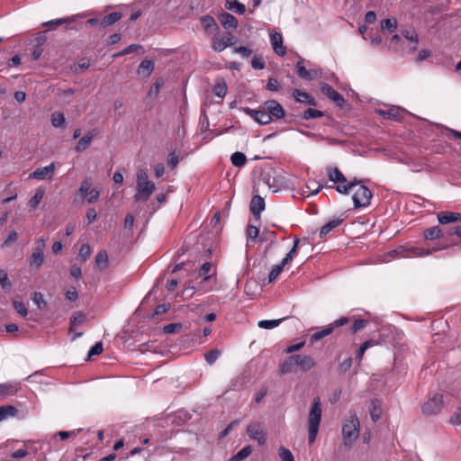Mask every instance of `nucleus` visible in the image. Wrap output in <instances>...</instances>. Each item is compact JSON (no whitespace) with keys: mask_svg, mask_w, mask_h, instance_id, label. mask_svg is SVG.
<instances>
[{"mask_svg":"<svg viewBox=\"0 0 461 461\" xmlns=\"http://www.w3.org/2000/svg\"><path fill=\"white\" fill-rule=\"evenodd\" d=\"M316 365L315 360L307 355H293L284 360L279 366L280 374H291L297 369L307 372L314 367Z\"/></svg>","mask_w":461,"mask_h":461,"instance_id":"1","label":"nucleus"},{"mask_svg":"<svg viewBox=\"0 0 461 461\" xmlns=\"http://www.w3.org/2000/svg\"><path fill=\"white\" fill-rule=\"evenodd\" d=\"M322 416V405L319 396L313 398L308 417V442L312 445L317 438Z\"/></svg>","mask_w":461,"mask_h":461,"instance_id":"2","label":"nucleus"},{"mask_svg":"<svg viewBox=\"0 0 461 461\" xmlns=\"http://www.w3.org/2000/svg\"><path fill=\"white\" fill-rule=\"evenodd\" d=\"M360 422L357 414L349 411L342 425V438L345 447H350L359 437Z\"/></svg>","mask_w":461,"mask_h":461,"instance_id":"3","label":"nucleus"},{"mask_svg":"<svg viewBox=\"0 0 461 461\" xmlns=\"http://www.w3.org/2000/svg\"><path fill=\"white\" fill-rule=\"evenodd\" d=\"M352 196L355 208H365L370 204L373 196L372 192L363 184V180L358 181V185L353 189Z\"/></svg>","mask_w":461,"mask_h":461,"instance_id":"4","label":"nucleus"},{"mask_svg":"<svg viewBox=\"0 0 461 461\" xmlns=\"http://www.w3.org/2000/svg\"><path fill=\"white\" fill-rule=\"evenodd\" d=\"M447 246H444L442 248H433L431 249H423L420 248H399L397 249L392 250L389 252V255L392 258H408L413 256V257H424L429 256L434 251H438L439 249H446Z\"/></svg>","mask_w":461,"mask_h":461,"instance_id":"5","label":"nucleus"},{"mask_svg":"<svg viewBox=\"0 0 461 461\" xmlns=\"http://www.w3.org/2000/svg\"><path fill=\"white\" fill-rule=\"evenodd\" d=\"M350 319L348 317H340L339 319L334 321L330 323L326 327H323L321 330H316L314 333L311 335L310 340L312 343L317 342L323 338L331 334L336 328L344 326L349 323Z\"/></svg>","mask_w":461,"mask_h":461,"instance_id":"6","label":"nucleus"},{"mask_svg":"<svg viewBox=\"0 0 461 461\" xmlns=\"http://www.w3.org/2000/svg\"><path fill=\"white\" fill-rule=\"evenodd\" d=\"M443 395L435 393L422 405V413L425 415H436L439 413L443 407Z\"/></svg>","mask_w":461,"mask_h":461,"instance_id":"7","label":"nucleus"},{"mask_svg":"<svg viewBox=\"0 0 461 461\" xmlns=\"http://www.w3.org/2000/svg\"><path fill=\"white\" fill-rule=\"evenodd\" d=\"M91 180L89 178H86L81 182L77 191V194L82 198H86L87 202L90 203L96 202L100 196V191L95 188L91 189Z\"/></svg>","mask_w":461,"mask_h":461,"instance_id":"8","label":"nucleus"},{"mask_svg":"<svg viewBox=\"0 0 461 461\" xmlns=\"http://www.w3.org/2000/svg\"><path fill=\"white\" fill-rule=\"evenodd\" d=\"M46 246V240L41 238L36 242V247L33 249L32 254L29 259L30 266L39 268L44 262V249Z\"/></svg>","mask_w":461,"mask_h":461,"instance_id":"9","label":"nucleus"},{"mask_svg":"<svg viewBox=\"0 0 461 461\" xmlns=\"http://www.w3.org/2000/svg\"><path fill=\"white\" fill-rule=\"evenodd\" d=\"M247 434L251 439L257 440L261 446L267 442V432L258 422L249 424L247 428Z\"/></svg>","mask_w":461,"mask_h":461,"instance_id":"10","label":"nucleus"},{"mask_svg":"<svg viewBox=\"0 0 461 461\" xmlns=\"http://www.w3.org/2000/svg\"><path fill=\"white\" fill-rule=\"evenodd\" d=\"M244 113L248 115H249L251 118H253L257 122H258L261 125H266L271 122L273 120L271 118V115L265 109V107L262 105V107L258 110H254L251 108H244Z\"/></svg>","mask_w":461,"mask_h":461,"instance_id":"11","label":"nucleus"},{"mask_svg":"<svg viewBox=\"0 0 461 461\" xmlns=\"http://www.w3.org/2000/svg\"><path fill=\"white\" fill-rule=\"evenodd\" d=\"M155 190V184L151 181L149 183L136 185V194L134 199L136 202H146Z\"/></svg>","mask_w":461,"mask_h":461,"instance_id":"12","label":"nucleus"},{"mask_svg":"<svg viewBox=\"0 0 461 461\" xmlns=\"http://www.w3.org/2000/svg\"><path fill=\"white\" fill-rule=\"evenodd\" d=\"M320 89L321 93L326 95L329 99L333 101L338 106L342 107L345 104L344 97L337 92L331 86L327 83H320Z\"/></svg>","mask_w":461,"mask_h":461,"instance_id":"13","label":"nucleus"},{"mask_svg":"<svg viewBox=\"0 0 461 461\" xmlns=\"http://www.w3.org/2000/svg\"><path fill=\"white\" fill-rule=\"evenodd\" d=\"M265 109L269 113L273 119H283L285 116V111L283 106L276 100H267L263 104Z\"/></svg>","mask_w":461,"mask_h":461,"instance_id":"14","label":"nucleus"},{"mask_svg":"<svg viewBox=\"0 0 461 461\" xmlns=\"http://www.w3.org/2000/svg\"><path fill=\"white\" fill-rule=\"evenodd\" d=\"M55 172V165L50 163L49 166L39 167L31 174V177L43 180L50 179L52 177Z\"/></svg>","mask_w":461,"mask_h":461,"instance_id":"15","label":"nucleus"},{"mask_svg":"<svg viewBox=\"0 0 461 461\" xmlns=\"http://www.w3.org/2000/svg\"><path fill=\"white\" fill-rule=\"evenodd\" d=\"M265 210V201L259 195L253 196L250 202V212L257 218L259 219L260 213Z\"/></svg>","mask_w":461,"mask_h":461,"instance_id":"16","label":"nucleus"},{"mask_svg":"<svg viewBox=\"0 0 461 461\" xmlns=\"http://www.w3.org/2000/svg\"><path fill=\"white\" fill-rule=\"evenodd\" d=\"M438 221L440 224H448L461 221V213L453 212H441L438 213Z\"/></svg>","mask_w":461,"mask_h":461,"instance_id":"17","label":"nucleus"},{"mask_svg":"<svg viewBox=\"0 0 461 461\" xmlns=\"http://www.w3.org/2000/svg\"><path fill=\"white\" fill-rule=\"evenodd\" d=\"M270 41L274 51L279 55L284 56L285 54V48L283 46L282 35L278 32L272 33L270 35Z\"/></svg>","mask_w":461,"mask_h":461,"instance_id":"18","label":"nucleus"},{"mask_svg":"<svg viewBox=\"0 0 461 461\" xmlns=\"http://www.w3.org/2000/svg\"><path fill=\"white\" fill-rule=\"evenodd\" d=\"M219 21L226 30H236L238 27V20L229 13L221 14Z\"/></svg>","mask_w":461,"mask_h":461,"instance_id":"19","label":"nucleus"},{"mask_svg":"<svg viewBox=\"0 0 461 461\" xmlns=\"http://www.w3.org/2000/svg\"><path fill=\"white\" fill-rule=\"evenodd\" d=\"M154 62L150 59H144L137 68V74L142 77H148L154 70Z\"/></svg>","mask_w":461,"mask_h":461,"instance_id":"20","label":"nucleus"},{"mask_svg":"<svg viewBox=\"0 0 461 461\" xmlns=\"http://www.w3.org/2000/svg\"><path fill=\"white\" fill-rule=\"evenodd\" d=\"M95 136V130L88 131L84 137H82L78 140L77 146L75 147V150L77 152H82V151L86 150L90 146L92 140L94 139Z\"/></svg>","mask_w":461,"mask_h":461,"instance_id":"21","label":"nucleus"},{"mask_svg":"<svg viewBox=\"0 0 461 461\" xmlns=\"http://www.w3.org/2000/svg\"><path fill=\"white\" fill-rule=\"evenodd\" d=\"M377 113L381 116L394 121H400L402 119V110L399 107H391L388 110H377Z\"/></svg>","mask_w":461,"mask_h":461,"instance_id":"22","label":"nucleus"},{"mask_svg":"<svg viewBox=\"0 0 461 461\" xmlns=\"http://www.w3.org/2000/svg\"><path fill=\"white\" fill-rule=\"evenodd\" d=\"M293 96L298 103H303V104H307L313 105V106L316 105L315 99L306 92H303L301 90L294 89L293 91Z\"/></svg>","mask_w":461,"mask_h":461,"instance_id":"23","label":"nucleus"},{"mask_svg":"<svg viewBox=\"0 0 461 461\" xmlns=\"http://www.w3.org/2000/svg\"><path fill=\"white\" fill-rule=\"evenodd\" d=\"M443 230L439 226H433L423 230V237L426 240H434L442 238Z\"/></svg>","mask_w":461,"mask_h":461,"instance_id":"24","label":"nucleus"},{"mask_svg":"<svg viewBox=\"0 0 461 461\" xmlns=\"http://www.w3.org/2000/svg\"><path fill=\"white\" fill-rule=\"evenodd\" d=\"M18 414V410L13 405L0 406V421L8 420L9 418L15 417Z\"/></svg>","mask_w":461,"mask_h":461,"instance_id":"25","label":"nucleus"},{"mask_svg":"<svg viewBox=\"0 0 461 461\" xmlns=\"http://www.w3.org/2000/svg\"><path fill=\"white\" fill-rule=\"evenodd\" d=\"M225 8L238 14H244L246 6L238 0H225Z\"/></svg>","mask_w":461,"mask_h":461,"instance_id":"26","label":"nucleus"},{"mask_svg":"<svg viewBox=\"0 0 461 461\" xmlns=\"http://www.w3.org/2000/svg\"><path fill=\"white\" fill-rule=\"evenodd\" d=\"M328 176L330 181L335 184L346 183L347 179L338 167L328 168Z\"/></svg>","mask_w":461,"mask_h":461,"instance_id":"27","label":"nucleus"},{"mask_svg":"<svg viewBox=\"0 0 461 461\" xmlns=\"http://www.w3.org/2000/svg\"><path fill=\"white\" fill-rule=\"evenodd\" d=\"M358 185V180L354 178L348 183H339L336 185L335 189L337 192L342 194H348L351 190L355 189Z\"/></svg>","mask_w":461,"mask_h":461,"instance_id":"28","label":"nucleus"},{"mask_svg":"<svg viewBox=\"0 0 461 461\" xmlns=\"http://www.w3.org/2000/svg\"><path fill=\"white\" fill-rule=\"evenodd\" d=\"M86 321V316L81 312H77L70 320V328L69 331H74L77 327L82 326Z\"/></svg>","mask_w":461,"mask_h":461,"instance_id":"29","label":"nucleus"},{"mask_svg":"<svg viewBox=\"0 0 461 461\" xmlns=\"http://www.w3.org/2000/svg\"><path fill=\"white\" fill-rule=\"evenodd\" d=\"M402 35L414 43V45L410 49L411 52H414L417 50V44L419 42L418 33L413 30L404 29L402 30Z\"/></svg>","mask_w":461,"mask_h":461,"instance_id":"30","label":"nucleus"},{"mask_svg":"<svg viewBox=\"0 0 461 461\" xmlns=\"http://www.w3.org/2000/svg\"><path fill=\"white\" fill-rule=\"evenodd\" d=\"M343 221L342 219H333L321 228L320 237L324 238L330 230L338 227Z\"/></svg>","mask_w":461,"mask_h":461,"instance_id":"31","label":"nucleus"},{"mask_svg":"<svg viewBox=\"0 0 461 461\" xmlns=\"http://www.w3.org/2000/svg\"><path fill=\"white\" fill-rule=\"evenodd\" d=\"M122 17V14L121 13H118V12L111 13L103 18L100 24L103 27H107V26L113 25V23L118 22Z\"/></svg>","mask_w":461,"mask_h":461,"instance_id":"32","label":"nucleus"},{"mask_svg":"<svg viewBox=\"0 0 461 461\" xmlns=\"http://www.w3.org/2000/svg\"><path fill=\"white\" fill-rule=\"evenodd\" d=\"M138 51H141V53H144L143 47L140 44H131V45H129L128 47L124 48L122 50L113 54V58L116 59L118 57L128 55L130 53L138 52Z\"/></svg>","mask_w":461,"mask_h":461,"instance_id":"33","label":"nucleus"},{"mask_svg":"<svg viewBox=\"0 0 461 461\" xmlns=\"http://www.w3.org/2000/svg\"><path fill=\"white\" fill-rule=\"evenodd\" d=\"M227 48L224 37L214 35L212 39V49L216 52H221Z\"/></svg>","mask_w":461,"mask_h":461,"instance_id":"34","label":"nucleus"},{"mask_svg":"<svg viewBox=\"0 0 461 461\" xmlns=\"http://www.w3.org/2000/svg\"><path fill=\"white\" fill-rule=\"evenodd\" d=\"M95 264L100 270H104L108 267V254L106 250H101L97 253Z\"/></svg>","mask_w":461,"mask_h":461,"instance_id":"35","label":"nucleus"},{"mask_svg":"<svg viewBox=\"0 0 461 461\" xmlns=\"http://www.w3.org/2000/svg\"><path fill=\"white\" fill-rule=\"evenodd\" d=\"M17 387L12 384H0V399L9 395H14L17 392Z\"/></svg>","mask_w":461,"mask_h":461,"instance_id":"36","label":"nucleus"},{"mask_svg":"<svg viewBox=\"0 0 461 461\" xmlns=\"http://www.w3.org/2000/svg\"><path fill=\"white\" fill-rule=\"evenodd\" d=\"M228 91L227 85L223 79L217 80L213 86V93L218 97L223 98Z\"/></svg>","mask_w":461,"mask_h":461,"instance_id":"37","label":"nucleus"},{"mask_svg":"<svg viewBox=\"0 0 461 461\" xmlns=\"http://www.w3.org/2000/svg\"><path fill=\"white\" fill-rule=\"evenodd\" d=\"M285 318L277 319V320H262L259 321L258 325L261 329L271 330L277 327Z\"/></svg>","mask_w":461,"mask_h":461,"instance_id":"38","label":"nucleus"},{"mask_svg":"<svg viewBox=\"0 0 461 461\" xmlns=\"http://www.w3.org/2000/svg\"><path fill=\"white\" fill-rule=\"evenodd\" d=\"M231 163L233 166L241 167L246 164L247 158L242 152H235L230 157Z\"/></svg>","mask_w":461,"mask_h":461,"instance_id":"39","label":"nucleus"},{"mask_svg":"<svg viewBox=\"0 0 461 461\" xmlns=\"http://www.w3.org/2000/svg\"><path fill=\"white\" fill-rule=\"evenodd\" d=\"M44 196V190L41 188H38L34 194V195L30 199L29 205L31 208L35 209L41 202Z\"/></svg>","mask_w":461,"mask_h":461,"instance_id":"40","label":"nucleus"},{"mask_svg":"<svg viewBox=\"0 0 461 461\" xmlns=\"http://www.w3.org/2000/svg\"><path fill=\"white\" fill-rule=\"evenodd\" d=\"M296 72L297 75L303 79H312L311 72L306 69V68L303 64V59H300L296 64Z\"/></svg>","mask_w":461,"mask_h":461,"instance_id":"41","label":"nucleus"},{"mask_svg":"<svg viewBox=\"0 0 461 461\" xmlns=\"http://www.w3.org/2000/svg\"><path fill=\"white\" fill-rule=\"evenodd\" d=\"M323 112L313 109V108H308L306 109L303 113L302 114V119L303 120H311L314 118H321L322 117Z\"/></svg>","mask_w":461,"mask_h":461,"instance_id":"42","label":"nucleus"},{"mask_svg":"<svg viewBox=\"0 0 461 461\" xmlns=\"http://www.w3.org/2000/svg\"><path fill=\"white\" fill-rule=\"evenodd\" d=\"M350 321L353 320V324L350 328V330L352 333H357V331H359L360 330L366 328V326L367 325L368 321L366 320H363V319H356L354 316L352 318H349Z\"/></svg>","mask_w":461,"mask_h":461,"instance_id":"43","label":"nucleus"},{"mask_svg":"<svg viewBox=\"0 0 461 461\" xmlns=\"http://www.w3.org/2000/svg\"><path fill=\"white\" fill-rule=\"evenodd\" d=\"M32 299L40 310H43L47 307V303L44 300L43 294L41 293L34 292L32 294Z\"/></svg>","mask_w":461,"mask_h":461,"instance_id":"44","label":"nucleus"},{"mask_svg":"<svg viewBox=\"0 0 461 461\" xmlns=\"http://www.w3.org/2000/svg\"><path fill=\"white\" fill-rule=\"evenodd\" d=\"M251 447L246 446L231 457V461H241L251 454Z\"/></svg>","mask_w":461,"mask_h":461,"instance_id":"45","label":"nucleus"},{"mask_svg":"<svg viewBox=\"0 0 461 461\" xmlns=\"http://www.w3.org/2000/svg\"><path fill=\"white\" fill-rule=\"evenodd\" d=\"M381 28L383 30H388L390 32L394 31L397 28V21L395 18H388L381 21Z\"/></svg>","mask_w":461,"mask_h":461,"instance_id":"46","label":"nucleus"},{"mask_svg":"<svg viewBox=\"0 0 461 461\" xmlns=\"http://www.w3.org/2000/svg\"><path fill=\"white\" fill-rule=\"evenodd\" d=\"M75 21V16H70L67 18H59V19H54L50 20L49 22H46L43 23L44 26H52V25H60L65 23H71Z\"/></svg>","mask_w":461,"mask_h":461,"instance_id":"47","label":"nucleus"},{"mask_svg":"<svg viewBox=\"0 0 461 461\" xmlns=\"http://www.w3.org/2000/svg\"><path fill=\"white\" fill-rule=\"evenodd\" d=\"M92 250L88 244H82L79 252H78V258L85 262L86 259H88L91 256Z\"/></svg>","mask_w":461,"mask_h":461,"instance_id":"48","label":"nucleus"},{"mask_svg":"<svg viewBox=\"0 0 461 461\" xmlns=\"http://www.w3.org/2000/svg\"><path fill=\"white\" fill-rule=\"evenodd\" d=\"M376 345V343L373 340V339H369V340H366L365 341L359 348V349L357 350V358L361 361V359L363 358V356L366 352V350L367 348H369L370 347H373Z\"/></svg>","mask_w":461,"mask_h":461,"instance_id":"49","label":"nucleus"},{"mask_svg":"<svg viewBox=\"0 0 461 461\" xmlns=\"http://www.w3.org/2000/svg\"><path fill=\"white\" fill-rule=\"evenodd\" d=\"M221 351L218 349H212L204 354V358L208 364L212 365L220 357Z\"/></svg>","mask_w":461,"mask_h":461,"instance_id":"50","label":"nucleus"},{"mask_svg":"<svg viewBox=\"0 0 461 461\" xmlns=\"http://www.w3.org/2000/svg\"><path fill=\"white\" fill-rule=\"evenodd\" d=\"M65 123V117L62 113H53L51 115V124L58 128L61 127Z\"/></svg>","mask_w":461,"mask_h":461,"instance_id":"51","label":"nucleus"},{"mask_svg":"<svg viewBox=\"0 0 461 461\" xmlns=\"http://www.w3.org/2000/svg\"><path fill=\"white\" fill-rule=\"evenodd\" d=\"M278 454L282 461H294L292 452L285 447H279Z\"/></svg>","mask_w":461,"mask_h":461,"instance_id":"52","label":"nucleus"},{"mask_svg":"<svg viewBox=\"0 0 461 461\" xmlns=\"http://www.w3.org/2000/svg\"><path fill=\"white\" fill-rule=\"evenodd\" d=\"M201 23L205 30L217 27L214 18L211 15H204L201 18Z\"/></svg>","mask_w":461,"mask_h":461,"instance_id":"53","label":"nucleus"},{"mask_svg":"<svg viewBox=\"0 0 461 461\" xmlns=\"http://www.w3.org/2000/svg\"><path fill=\"white\" fill-rule=\"evenodd\" d=\"M0 285L3 289H11V283L8 278L7 272L5 270L0 269Z\"/></svg>","mask_w":461,"mask_h":461,"instance_id":"54","label":"nucleus"},{"mask_svg":"<svg viewBox=\"0 0 461 461\" xmlns=\"http://www.w3.org/2000/svg\"><path fill=\"white\" fill-rule=\"evenodd\" d=\"M377 401H373L372 402V408L370 410V415H371V419L374 420V421H376L380 419L381 417V409L379 406H377Z\"/></svg>","mask_w":461,"mask_h":461,"instance_id":"55","label":"nucleus"},{"mask_svg":"<svg viewBox=\"0 0 461 461\" xmlns=\"http://www.w3.org/2000/svg\"><path fill=\"white\" fill-rule=\"evenodd\" d=\"M103 343L96 342L88 351L87 359L91 358L93 356L99 355L103 352Z\"/></svg>","mask_w":461,"mask_h":461,"instance_id":"56","label":"nucleus"},{"mask_svg":"<svg viewBox=\"0 0 461 461\" xmlns=\"http://www.w3.org/2000/svg\"><path fill=\"white\" fill-rule=\"evenodd\" d=\"M283 267L278 264L272 267L269 275H268V282L272 283L276 279V277L281 274L283 271Z\"/></svg>","mask_w":461,"mask_h":461,"instance_id":"57","label":"nucleus"},{"mask_svg":"<svg viewBox=\"0 0 461 461\" xmlns=\"http://www.w3.org/2000/svg\"><path fill=\"white\" fill-rule=\"evenodd\" d=\"M182 329V325L180 323H170L163 328V331L166 334H172L175 332H178Z\"/></svg>","mask_w":461,"mask_h":461,"instance_id":"58","label":"nucleus"},{"mask_svg":"<svg viewBox=\"0 0 461 461\" xmlns=\"http://www.w3.org/2000/svg\"><path fill=\"white\" fill-rule=\"evenodd\" d=\"M150 182L149 180L148 173L144 169H139L137 172V185L149 183Z\"/></svg>","mask_w":461,"mask_h":461,"instance_id":"59","label":"nucleus"},{"mask_svg":"<svg viewBox=\"0 0 461 461\" xmlns=\"http://www.w3.org/2000/svg\"><path fill=\"white\" fill-rule=\"evenodd\" d=\"M259 234V230L258 227L253 225H249L247 228V237L248 240H254Z\"/></svg>","mask_w":461,"mask_h":461,"instance_id":"60","label":"nucleus"},{"mask_svg":"<svg viewBox=\"0 0 461 461\" xmlns=\"http://www.w3.org/2000/svg\"><path fill=\"white\" fill-rule=\"evenodd\" d=\"M194 287L191 285V282L185 283V287L182 291V295L185 298H191L194 294Z\"/></svg>","mask_w":461,"mask_h":461,"instance_id":"61","label":"nucleus"},{"mask_svg":"<svg viewBox=\"0 0 461 461\" xmlns=\"http://www.w3.org/2000/svg\"><path fill=\"white\" fill-rule=\"evenodd\" d=\"M251 66L255 69H263L265 68V61L258 56H254L251 60Z\"/></svg>","mask_w":461,"mask_h":461,"instance_id":"62","label":"nucleus"},{"mask_svg":"<svg viewBox=\"0 0 461 461\" xmlns=\"http://www.w3.org/2000/svg\"><path fill=\"white\" fill-rule=\"evenodd\" d=\"M179 162V158H178V156L176 154V152H171L170 154H168L167 156V165L171 167V168H175L177 164Z\"/></svg>","mask_w":461,"mask_h":461,"instance_id":"63","label":"nucleus"},{"mask_svg":"<svg viewBox=\"0 0 461 461\" xmlns=\"http://www.w3.org/2000/svg\"><path fill=\"white\" fill-rule=\"evenodd\" d=\"M450 423L453 425H461V408L457 409L451 416Z\"/></svg>","mask_w":461,"mask_h":461,"instance_id":"64","label":"nucleus"}]
</instances>
